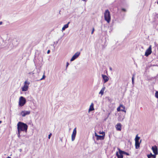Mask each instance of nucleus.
Segmentation results:
<instances>
[{
    "mask_svg": "<svg viewBox=\"0 0 158 158\" xmlns=\"http://www.w3.org/2000/svg\"><path fill=\"white\" fill-rule=\"evenodd\" d=\"M10 158V157H9V156H8L7 158Z\"/></svg>",
    "mask_w": 158,
    "mask_h": 158,
    "instance_id": "e433bc0d",
    "label": "nucleus"
},
{
    "mask_svg": "<svg viewBox=\"0 0 158 158\" xmlns=\"http://www.w3.org/2000/svg\"><path fill=\"white\" fill-rule=\"evenodd\" d=\"M135 75L133 74V77H132V83L133 84H134V77L135 76Z\"/></svg>",
    "mask_w": 158,
    "mask_h": 158,
    "instance_id": "5701e85b",
    "label": "nucleus"
},
{
    "mask_svg": "<svg viewBox=\"0 0 158 158\" xmlns=\"http://www.w3.org/2000/svg\"><path fill=\"white\" fill-rule=\"evenodd\" d=\"M94 28H93V29L92 31V32H91V34H93V32H94Z\"/></svg>",
    "mask_w": 158,
    "mask_h": 158,
    "instance_id": "c85d7f7f",
    "label": "nucleus"
},
{
    "mask_svg": "<svg viewBox=\"0 0 158 158\" xmlns=\"http://www.w3.org/2000/svg\"><path fill=\"white\" fill-rule=\"evenodd\" d=\"M152 149L153 153L154 154V155L156 156L158 154V148L155 145L152 146Z\"/></svg>",
    "mask_w": 158,
    "mask_h": 158,
    "instance_id": "1a4fd4ad",
    "label": "nucleus"
},
{
    "mask_svg": "<svg viewBox=\"0 0 158 158\" xmlns=\"http://www.w3.org/2000/svg\"><path fill=\"white\" fill-rule=\"evenodd\" d=\"M17 126L18 131L27 132L28 126L26 124L21 122H19L18 123Z\"/></svg>",
    "mask_w": 158,
    "mask_h": 158,
    "instance_id": "f257e3e1",
    "label": "nucleus"
},
{
    "mask_svg": "<svg viewBox=\"0 0 158 158\" xmlns=\"http://www.w3.org/2000/svg\"><path fill=\"white\" fill-rule=\"evenodd\" d=\"M69 63L68 62H67V64H66V68H67L68 66H69Z\"/></svg>",
    "mask_w": 158,
    "mask_h": 158,
    "instance_id": "bb28decb",
    "label": "nucleus"
},
{
    "mask_svg": "<svg viewBox=\"0 0 158 158\" xmlns=\"http://www.w3.org/2000/svg\"><path fill=\"white\" fill-rule=\"evenodd\" d=\"M120 119V118H119V119H118V120L120 121H122L123 120V118L121 120L120 119Z\"/></svg>",
    "mask_w": 158,
    "mask_h": 158,
    "instance_id": "72a5a7b5",
    "label": "nucleus"
},
{
    "mask_svg": "<svg viewBox=\"0 0 158 158\" xmlns=\"http://www.w3.org/2000/svg\"><path fill=\"white\" fill-rule=\"evenodd\" d=\"M122 10L123 11H126V10L124 8H123L122 9Z\"/></svg>",
    "mask_w": 158,
    "mask_h": 158,
    "instance_id": "c756f323",
    "label": "nucleus"
},
{
    "mask_svg": "<svg viewBox=\"0 0 158 158\" xmlns=\"http://www.w3.org/2000/svg\"><path fill=\"white\" fill-rule=\"evenodd\" d=\"M95 136L97 137V140H103L104 138V135L102 136L98 135L96 132L95 133Z\"/></svg>",
    "mask_w": 158,
    "mask_h": 158,
    "instance_id": "9b49d317",
    "label": "nucleus"
},
{
    "mask_svg": "<svg viewBox=\"0 0 158 158\" xmlns=\"http://www.w3.org/2000/svg\"><path fill=\"white\" fill-rule=\"evenodd\" d=\"M100 133V134H104V132H100V133ZM104 135H105V134H104Z\"/></svg>",
    "mask_w": 158,
    "mask_h": 158,
    "instance_id": "473e14b6",
    "label": "nucleus"
},
{
    "mask_svg": "<svg viewBox=\"0 0 158 158\" xmlns=\"http://www.w3.org/2000/svg\"><path fill=\"white\" fill-rule=\"evenodd\" d=\"M2 122V121L1 120H0V124Z\"/></svg>",
    "mask_w": 158,
    "mask_h": 158,
    "instance_id": "c9c22d12",
    "label": "nucleus"
},
{
    "mask_svg": "<svg viewBox=\"0 0 158 158\" xmlns=\"http://www.w3.org/2000/svg\"><path fill=\"white\" fill-rule=\"evenodd\" d=\"M155 97L158 99V91H156L155 93Z\"/></svg>",
    "mask_w": 158,
    "mask_h": 158,
    "instance_id": "4be33fe9",
    "label": "nucleus"
},
{
    "mask_svg": "<svg viewBox=\"0 0 158 158\" xmlns=\"http://www.w3.org/2000/svg\"><path fill=\"white\" fill-rule=\"evenodd\" d=\"M147 156L148 158H156V156L152 154L151 153L150 154L148 155Z\"/></svg>",
    "mask_w": 158,
    "mask_h": 158,
    "instance_id": "a211bd4d",
    "label": "nucleus"
},
{
    "mask_svg": "<svg viewBox=\"0 0 158 158\" xmlns=\"http://www.w3.org/2000/svg\"><path fill=\"white\" fill-rule=\"evenodd\" d=\"M18 133H17L18 136V138H20V134L21 131H18Z\"/></svg>",
    "mask_w": 158,
    "mask_h": 158,
    "instance_id": "393cba45",
    "label": "nucleus"
},
{
    "mask_svg": "<svg viewBox=\"0 0 158 158\" xmlns=\"http://www.w3.org/2000/svg\"><path fill=\"white\" fill-rule=\"evenodd\" d=\"M116 128L117 130L120 131L121 130V125L120 123H118L116 126Z\"/></svg>",
    "mask_w": 158,
    "mask_h": 158,
    "instance_id": "f8f14e48",
    "label": "nucleus"
},
{
    "mask_svg": "<svg viewBox=\"0 0 158 158\" xmlns=\"http://www.w3.org/2000/svg\"><path fill=\"white\" fill-rule=\"evenodd\" d=\"M28 86L27 85H24V86L22 87V91H27L28 89Z\"/></svg>",
    "mask_w": 158,
    "mask_h": 158,
    "instance_id": "ddd939ff",
    "label": "nucleus"
},
{
    "mask_svg": "<svg viewBox=\"0 0 158 158\" xmlns=\"http://www.w3.org/2000/svg\"><path fill=\"white\" fill-rule=\"evenodd\" d=\"M77 134V130L76 128L75 127L74 128L73 130V133L72 135L71 138H72V141H73L75 139L76 135Z\"/></svg>",
    "mask_w": 158,
    "mask_h": 158,
    "instance_id": "39448f33",
    "label": "nucleus"
},
{
    "mask_svg": "<svg viewBox=\"0 0 158 158\" xmlns=\"http://www.w3.org/2000/svg\"><path fill=\"white\" fill-rule=\"evenodd\" d=\"M102 76L103 80H104V83H106L108 81L109 78L107 76L102 74Z\"/></svg>",
    "mask_w": 158,
    "mask_h": 158,
    "instance_id": "9d476101",
    "label": "nucleus"
},
{
    "mask_svg": "<svg viewBox=\"0 0 158 158\" xmlns=\"http://www.w3.org/2000/svg\"><path fill=\"white\" fill-rule=\"evenodd\" d=\"M105 20L106 21L107 23H109L111 20V17L110 12L108 10H106L104 14Z\"/></svg>",
    "mask_w": 158,
    "mask_h": 158,
    "instance_id": "f03ea898",
    "label": "nucleus"
},
{
    "mask_svg": "<svg viewBox=\"0 0 158 158\" xmlns=\"http://www.w3.org/2000/svg\"><path fill=\"white\" fill-rule=\"evenodd\" d=\"M94 110V104L93 103H92L90 106L89 108V111L90 112V111H93Z\"/></svg>",
    "mask_w": 158,
    "mask_h": 158,
    "instance_id": "f3484780",
    "label": "nucleus"
},
{
    "mask_svg": "<svg viewBox=\"0 0 158 158\" xmlns=\"http://www.w3.org/2000/svg\"><path fill=\"white\" fill-rule=\"evenodd\" d=\"M152 46L150 45L149 46L148 48L146 51L145 54V56H148L149 55H150L152 53Z\"/></svg>",
    "mask_w": 158,
    "mask_h": 158,
    "instance_id": "20e7f679",
    "label": "nucleus"
},
{
    "mask_svg": "<svg viewBox=\"0 0 158 158\" xmlns=\"http://www.w3.org/2000/svg\"><path fill=\"white\" fill-rule=\"evenodd\" d=\"M31 112L30 111H23L20 113V115L22 117H24L26 115H29L30 114Z\"/></svg>",
    "mask_w": 158,
    "mask_h": 158,
    "instance_id": "0eeeda50",
    "label": "nucleus"
},
{
    "mask_svg": "<svg viewBox=\"0 0 158 158\" xmlns=\"http://www.w3.org/2000/svg\"><path fill=\"white\" fill-rule=\"evenodd\" d=\"M2 22H0V25H2Z\"/></svg>",
    "mask_w": 158,
    "mask_h": 158,
    "instance_id": "f704fd0d",
    "label": "nucleus"
},
{
    "mask_svg": "<svg viewBox=\"0 0 158 158\" xmlns=\"http://www.w3.org/2000/svg\"><path fill=\"white\" fill-rule=\"evenodd\" d=\"M118 150L119 153L121 154V152H122L123 154H125L127 156L129 155V154L128 153L124 151L121 150L119 148H118Z\"/></svg>",
    "mask_w": 158,
    "mask_h": 158,
    "instance_id": "2eb2a0df",
    "label": "nucleus"
},
{
    "mask_svg": "<svg viewBox=\"0 0 158 158\" xmlns=\"http://www.w3.org/2000/svg\"><path fill=\"white\" fill-rule=\"evenodd\" d=\"M70 22H69L67 24L64 25V26L62 28V30L64 31L65 30V29L69 27V25L70 23Z\"/></svg>",
    "mask_w": 158,
    "mask_h": 158,
    "instance_id": "dca6fc26",
    "label": "nucleus"
},
{
    "mask_svg": "<svg viewBox=\"0 0 158 158\" xmlns=\"http://www.w3.org/2000/svg\"><path fill=\"white\" fill-rule=\"evenodd\" d=\"M50 52V50H48V51H47V53L48 54H49Z\"/></svg>",
    "mask_w": 158,
    "mask_h": 158,
    "instance_id": "2f4dec72",
    "label": "nucleus"
},
{
    "mask_svg": "<svg viewBox=\"0 0 158 158\" xmlns=\"http://www.w3.org/2000/svg\"><path fill=\"white\" fill-rule=\"evenodd\" d=\"M123 154L122 152H121V154L119 153L118 154V152H117L116 153V155L118 157V158H123Z\"/></svg>",
    "mask_w": 158,
    "mask_h": 158,
    "instance_id": "4468645a",
    "label": "nucleus"
},
{
    "mask_svg": "<svg viewBox=\"0 0 158 158\" xmlns=\"http://www.w3.org/2000/svg\"><path fill=\"white\" fill-rule=\"evenodd\" d=\"M109 69H110V70L111 71H112V68L111 67H109Z\"/></svg>",
    "mask_w": 158,
    "mask_h": 158,
    "instance_id": "7c9ffc66",
    "label": "nucleus"
},
{
    "mask_svg": "<svg viewBox=\"0 0 158 158\" xmlns=\"http://www.w3.org/2000/svg\"><path fill=\"white\" fill-rule=\"evenodd\" d=\"M140 139V137L138 136V135H137L135 139V142L139 141V140Z\"/></svg>",
    "mask_w": 158,
    "mask_h": 158,
    "instance_id": "412c9836",
    "label": "nucleus"
},
{
    "mask_svg": "<svg viewBox=\"0 0 158 158\" xmlns=\"http://www.w3.org/2000/svg\"><path fill=\"white\" fill-rule=\"evenodd\" d=\"M140 143L139 141L135 142V146L136 149H138L139 147Z\"/></svg>",
    "mask_w": 158,
    "mask_h": 158,
    "instance_id": "aec40b11",
    "label": "nucleus"
},
{
    "mask_svg": "<svg viewBox=\"0 0 158 158\" xmlns=\"http://www.w3.org/2000/svg\"><path fill=\"white\" fill-rule=\"evenodd\" d=\"M125 108V106L121 104L117 108V110L118 111H122L124 112H126V111L124 110Z\"/></svg>",
    "mask_w": 158,
    "mask_h": 158,
    "instance_id": "6e6552de",
    "label": "nucleus"
},
{
    "mask_svg": "<svg viewBox=\"0 0 158 158\" xmlns=\"http://www.w3.org/2000/svg\"><path fill=\"white\" fill-rule=\"evenodd\" d=\"M52 135V134L51 133H50L49 135H48V138L49 139H50L51 137V136Z\"/></svg>",
    "mask_w": 158,
    "mask_h": 158,
    "instance_id": "a878e982",
    "label": "nucleus"
},
{
    "mask_svg": "<svg viewBox=\"0 0 158 158\" xmlns=\"http://www.w3.org/2000/svg\"><path fill=\"white\" fill-rule=\"evenodd\" d=\"M26 102V99L23 96L20 97L19 100V105L20 106H23Z\"/></svg>",
    "mask_w": 158,
    "mask_h": 158,
    "instance_id": "7ed1b4c3",
    "label": "nucleus"
},
{
    "mask_svg": "<svg viewBox=\"0 0 158 158\" xmlns=\"http://www.w3.org/2000/svg\"><path fill=\"white\" fill-rule=\"evenodd\" d=\"M45 78V76L44 75H44L43 76V77L41 78L39 80H42L44 79Z\"/></svg>",
    "mask_w": 158,
    "mask_h": 158,
    "instance_id": "b1692460",
    "label": "nucleus"
},
{
    "mask_svg": "<svg viewBox=\"0 0 158 158\" xmlns=\"http://www.w3.org/2000/svg\"><path fill=\"white\" fill-rule=\"evenodd\" d=\"M105 86H103L99 92V94H101L102 95H103V94L105 90Z\"/></svg>",
    "mask_w": 158,
    "mask_h": 158,
    "instance_id": "6ab92c4d",
    "label": "nucleus"
},
{
    "mask_svg": "<svg viewBox=\"0 0 158 158\" xmlns=\"http://www.w3.org/2000/svg\"><path fill=\"white\" fill-rule=\"evenodd\" d=\"M24 84H25V85H26V84H28V85H29V83H27V81H26L24 82Z\"/></svg>",
    "mask_w": 158,
    "mask_h": 158,
    "instance_id": "cd10ccee",
    "label": "nucleus"
},
{
    "mask_svg": "<svg viewBox=\"0 0 158 158\" xmlns=\"http://www.w3.org/2000/svg\"><path fill=\"white\" fill-rule=\"evenodd\" d=\"M80 54V52H77L71 58L70 61H72L74 60L79 56Z\"/></svg>",
    "mask_w": 158,
    "mask_h": 158,
    "instance_id": "423d86ee",
    "label": "nucleus"
}]
</instances>
